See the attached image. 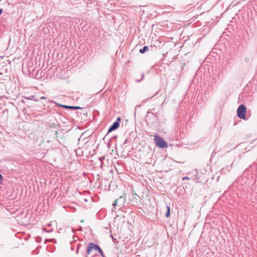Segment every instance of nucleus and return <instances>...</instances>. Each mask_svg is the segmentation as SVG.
<instances>
[{"label":"nucleus","mask_w":257,"mask_h":257,"mask_svg":"<svg viewBox=\"0 0 257 257\" xmlns=\"http://www.w3.org/2000/svg\"><path fill=\"white\" fill-rule=\"evenodd\" d=\"M125 201V195H123L121 196L119 199H116L114 200V203H113V205L115 206L118 204V202H119V205H123Z\"/></svg>","instance_id":"nucleus-5"},{"label":"nucleus","mask_w":257,"mask_h":257,"mask_svg":"<svg viewBox=\"0 0 257 257\" xmlns=\"http://www.w3.org/2000/svg\"><path fill=\"white\" fill-rule=\"evenodd\" d=\"M183 180H189V178L188 177H184L183 178Z\"/></svg>","instance_id":"nucleus-15"},{"label":"nucleus","mask_w":257,"mask_h":257,"mask_svg":"<svg viewBox=\"0 0 257 257\" xmlns=\"http://www.w3.org/2000/svg\"><path fill=\"white\" fill-rule=\"evenodd\" d=\"M92 250L97 251L101 255H103L102 249L98 245L93 242H90L89 243L87 248V254H90Z\"/></svg>","instance_id":"nucleus-2"},{"label":"nucleus","mask_w":257,"mask_h":257,"mask_svg":"<svg viewBox=\"0 0 257 257\" xmlns=\"http://www.w3.org/2000/svg\"><path fill=\"white\" fill-rule=\"evenodd\" d=\"M120 120V118L118 117L117 118V121H115L113 124L110 126V127L109 128L108 132L109 133L111 131H113L116 128H117L119 125V123L118 121Z\"/></svg>","instance_id":"nucleus-7"},{"label":"nucleus","mask_w":257,"mask_h":257,"mask_svg":"<svg viewBox=\"0 0 257 257\" xmlns=\"http://www.w3.org/2000/svg\"><path fill=\"white\" fill-rule=\"evenodd\" d=\"M44 230L46 231V232H51L52 230L51 229V230H47L46 228H44Z\"/></svg>","instance_id":"nucleus-14"},{"label":"nucleus","mask_w":257,"mask_h":257,"mask_svg":"<svg viewBox=\"0 0 257 257\" xmlns=\"http://www.w3.org/2000/svg\"><path fill=\"white\" fill-rule=\"evenodd\" d=\"M149 49V48L148 46H144L143 49H140V52L141 53H144L146 51H147Z\"/></svg>","instance_id":"nucleus-8"},{"label":"nucleus","mask_w":257,"mask_h":257,"mask_svg":"<svg viewBox=\"0 0 257 257\" xmlns=\"http://www.w3.org/2000/svg\"><path fill=\"white\" fill-rule=\"evenodd\" d=\"M81 222H83V220H82L81 221Z\"/></svg>","instance_id":"nucleus-22"},{"label":"nucleus","mask_w":257,"mask_h":257,"mask_svg":"<svg viewBox=\"0 0 257 257\" xmlns=\"http://www.w3.org/2000/svg\"><path fill=\"white\" fill-rule=\"evenodd\" d=\"M46 98L45 97V96H42L40 97V99H46Z\"/></svg>","instance_id":"nucleus-17"},{"label":"nucleus","mask_w":257,"mask_h":257,"mask_svg":"<svg viewBox=\"0 0 257 257\" xmlns=\"http://www.w3.org/2000/svg\"><path fill=\"white\" fill-rule=\"evenodd\" d=\"M80 230H82L81 227H80Z\"/></svg>","instance_id":"nucleus-21"},{"label":"nucleus","mask_w":257,"mask_h":257,"mask_svg":"<svg viewBox=\"0 0 257 257\" xmlns=\"http://www.w3.org/2000/svg\"><path fill=\"white\" fill-rule=\"evenodd\" d=\"M110 236H111V237H112V240H113V241H116V239H115L114 238H113V236H112V233L110 234Z\"/></svg>","instance_id":"nucleus-16"},{"label":"nucleus","mask_w":257,"mask_h":257,"mask_svg":"<svg viewBox=\"0 0 257 257\" xmlns=\"http://www.w3.org/2000/svg\"><path fill=\"white\" fill-rule=\"evenodd\" d=\"M246 111V107L244 105H239L237 110L238 116L240 118L245 119Z\"/></svg>","instance_id":"nucleus-3"},{"label":"nucleus","mask_w":257,"mask_h":257,"mask_svg":"<svg viewBox=\"0 0 257 257\" xmlns=\"http://www.w3.org/2000/svg\"><path fill=\"white\" fill-rule=\"evenodd\" d=\"M114 227H116V228H117V229H118V226H115V225H114Z\"/></svg>","instance_id":"nucleus-19"},{"label":"nucleus","mask_w":257,"mask_h":257,"mask_svg":"<svg viewBox=\"0 0 257 257\" xmlns=\"http://www.w3.org/2000/svg\"><path fill=\"white\" fill-rule=\"evenodd\" d=\"M2 12H3V10L0 9V15L2 14Z\"/></svg>","instance_id":"nucleus-18"},{"label":"nucleus","mask_w":257,"mask_h":257,"mask_svg":"<svg viewBox=\"0 0 257 257\" xmlns=\"http://www.w3.org/2000/svg\"><path fill=\"white\" fill-rule=\"evenodd\" d=\"M140 200V197L135 191L130 198V200L135 205L139 204V203L141 202Z\"/></svg>","instance_id":"nucleus-4"},{"label":"nucleus","mask_w":257,"mask_h":257,"mask_svg":"<svg viewBox=\"0 0 257 257\" xmlns=\"http://www.w3.org/2000/svg\"><path fill=\"white\" fill-rule=\"evenodd\" d=\"M125 218L123 216L117 215L114 220V222L118 225L120 223H125Z\"/></svg>","instance_id":"nucleus-6"},{"label":"nucleus","mask_w":257,"mask_h":257,"mask_svg":"<svg viewBox=\"0 0 257 257\" xmlns=\"http://www.w3.org/2000/svg\"><path fill=\"white\" fill-rule=\"evenodd\" d=\"M154 140L157 147L161 148H166L168 147L167 142L160 136L158 135L154 136Z\"/></svg>","instance_id":"nucleus-1"},{"label":"nucleus","mask_w":257,"mask_h":257,"mask_svg":"<svg viewBox=\"0 0 257 257\" xmlns=\"http://www.w3.org/2000/svg\"><path fill=\"white\" fill-rule=\"evenodd\" d=\"M167 213L166 214V216L167 217H168L170 216V207L169 206H167Z\"/></svg>","instance_id":"nucleus-10"},{"label":"nucleus","mask_w":257,"mask_h":257,"mask_svg":"<svg viewBox=\"0 0 257 257\" xmlns=\"http://www.w3.org/2000/svg\"><path fill=\"white\" fill-rule=\"evenodd\" d=\"M59 106L63 108H68V106L67 105L59 104Z\"/></svg>","instance_id":"nucleus-12"},{"label":"nucleus","mask_w":257,"mask_h":257,"mask_svg":"<svg viewBox=\"0 0 257 257\" xmlns=\"http://www.w3.org/2000/svg\"><path fill=\"white\" fill-rule=\"evenodd\" d=\"M41 240H42L41 238L39 236L36 237V241L37 242H41Z\"/></svg>","instance_id":"nucleus-11"},{"label":"nucleus","mask_w":257,"mask_h":257,"mask_svg":"<svg viewBox=\"0 0 257 257\" xmlns=\"http://www.w3.org/2000/svg\"><path fill=\"white\" fill-rule=\"evenodd\" d=\"M109 231H110L111 233L112 232V230H111V229H110Z\"/></svg>","instance_id":"nucleus-20"},{"label":"nucleus","mask_w":257,"mask_h":257,"mask_svg":"<svg viewBox=\"0 0 257 257\" xmlns=\"http://www.w3.org/2000/svg\"><path fill=\"white\" fill-rule=\"evenodd\" d=\"M34 97H35V96H34L32 95L30 97H28V98H27V97H26L25 98H26V99H28L32 100V99H34Z\"/></svg>","instance_id":"nucleus-13"},{"label":"nucleus","mask_w":257,"mask_h":257,"mask_svg":"<svg viewBox=\"0 0 257 257\" xmlns=\"http://www.w3.org/2000/svg\"><path fill=\"white\" fill-rule=\"evenodd\" d=\"M68 108L70 109H79L81 108L79 106H68Z\"/></svg>","instance_id":"nucleus-9"}]
</instances>
